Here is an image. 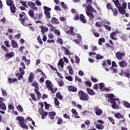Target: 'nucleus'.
I'll return each mask as SVG.
<instances>
[{
  "label": "nucleus",
  "mask_w": 130,
  "mask_h": 130,
  "mask_svg": "<svg viewBox=\"0 0 130 130\" xmlns=\"http://www.w3.org/2000/svg\"><path fill=\"white\" fill-rule=\"evenodd\" d=\"M86 4L88 6H86V14L88 17L89 18V20H91V21H94V19H95L94 14H98L97 10L95 9V8H93L92 6V4H93L92 0H86Z\"/></svg>",
  "instance_id": "1"
},
{
  "label": "nucleus",
  "mask_w": 130,
  "mask_h": 130,
  "mask_svg": "<svg viewBox=\"0 0 130 130\" xmlns=\"http://www.w3.org/2000/svg\"><path fill=\"white\" fill-rule=\"evenodd\" d=\"M108 98H109L108 101L112 104L111 105V107L113 109H119V106L116 104V101H118V104H120V103L117 99H114V94L112 93L108 94Z\"/></svg>",
  "instance_id": "2"
},
{
  "label": "nucleus",
  "mask_w": 130,
  "mask_h": 130,
  "mask_svg": "<svg viewBox=\"0 0 130 130\" xmlns=\"http://www.w3.org/2000/svg\"><path fill=\"white\" fill-rule=\"evenodd\" d=\"M112 3H114L116 8H118V11L120 14L124 15L126 13V11L124 8H122V7L121 6V4L119 2V0H112Z\"/></svg>",
  "instance_id": "3"
},
{
  "label": "nucleus",
  "mask_w": 130,
  "mask_h": 130,
  "mask_svg": "<svg viewBox=\"0 0 130 130\" xmlns=\"http://www.w3.org/2000/svg\"><path fill=\"white\" fill-rule=\"evenodd\" d=\"M78 95L81 101H88L90 99V96L88 93L81 90L78 92Z\"/></svg>",
  "instance_id": "4"
},
{
  "label": "nucleus",
  "mask_w": 130,
  "mask_h": 130,
  "mask_svg": "<svg viewBox=\"0 0 130 130\" xmlns=\"http://www.w3.org/2000/svg\"><path fill=\"white\" fill-rule=\"evenodd\" d=\"M16 120H18V124L22 128H25L26 129H28V125H27L25 123V118L24 117L18 116L16 117Z\"/></svg>",
  "instance_id": "5"
},
{
  "label": "nucleus",
  "mask_w": 130,
  "mask_h": 130,
  "mask_svg": "<svg viewBox=\"0 0 130 130\" xmlns=\"http://www.w3.org/2000/svg\"><path fill=\"white\" fill-rule=\"evenodd\" d=\"M125 56V52L118 51L116 53V57L119 60H122Z\"/></svg>",
  "instance_id": "6"
},
{
  "label": "nucleus",
  "mask_w": 130,
  "mask_h": 130,
  "mask_svg": "<svg viewBox=\"0 0 130 130\" xmlns=\"http://www.w3.org/2000/svg\"><path fill=\"white\" fill-rule=\"evenodd\" d=\"M42 17H43V13H36L34 14V15L31 17V18L32 19V20H41Z\"/></svg>",
  "instance_id": "7"
},
{
  "label": "nucleus",
  "mask_w": 130,
  "mask_h": 130,
  "mask_svg": "<svg viewBox=\"0 0 130 130\" xmlns=\"http://www.w3.org/2000/svg\"><path fill=\"white\" fill-rule=\"evenodd\" d=\"M27 17H27V15H26V13L25 12H21L19 13V21H20V22L24 21V20H26Z\"/></svg>",
  "instance_id": "8"
},
{
  "label": "nucleus",
  "mask_w": 130,
  "mask_h": 130,
  "mask_svg": "<svg viewBox=\"0 0 130 130\" xmlns=\"http://www.w3.org/2000/svg\"><path fill=\"white\" fill-rule=\"evenodd\" d=\"M94 110L95 111V113L98 116H100V115H102V113H103V111L102 109L99 108V107L96 106L94 108Z\"/></svg>",
  "instance_id": "9"
},
{
  "label": "nucleus",
  "mask_w": 130,
  "mask_h": 130,
  "mask_svg": "<svg viewBox=\"0 0 130 130\" xmlns=\"http://www.w3.org/2000/svg\"><path fill=\"white\" fill-rule=\"evenodd\" d=\"M21 23L25 27H27V26H32L31 21H30V20L28 19V17H26V18L24 19V20L21 21Z\"/></svg>",
  "instance_id": "10"
},
{
  "label": "nucleus",
  "mask_w": 130,
  "mask_h": 130,
  "mask_svg": "<svg viewBox=\"0 0 130 130\" xmlns=\"http://www.w3.org/2000/svg\"><path fill=\"white\" fill-rule=\"evenodd\" d=\"M68 91L69 92H76L78 91V88L74 85H69L67 87Z\"/></svg>",
  "instance_id": "11"
},
{
  "label": "nucleus",
  "mask_w": 130,
  "mask_h": 130,
  "mask_svg": "<svg viewBox=\"0 0 130 130\" xmlns=\"http://www.w3.org/2000/svg\"><path fill=\"white\" fill-rule=\"evenodd\" d=\"M74 30H75V28L73 26H71L69 27V29L66 31V33L67 34H70V35L75 36L76 35V32H74Z\"/></svg>",
  "instance_id": "12"
},
{
  "label": "nucleus",
  "mask_w": 130,
  "mask_h": 130,
  "mask_svg": "<svg viewBox=\"0 0 130 130\" xmlns=\"http://www.w3.org/2000/svg\"><path fill=\"white\" fill-rule=\"evenodd\" d=\"M46 86L48 89L49 91H52V92H53L52 85H51V81H50V80L46 81Z\"/></svg>",
  "instance_id": "13"
},
{
  "label": "nucleus",
  "mask_w": 130,
  "mask_h": 130,
  "mask_svg": "<svg viewBox=\"0 0 130 130\" xmlns=\"http://www.w3.org/2000/svg\"><path fill=\"white\" fill-rule=\"evenodd\" d=\"M118 64L120 68H126L127 67V63L125 62L124 60H122L121 61H119Z\"/></svg>",
  "instance_id": "14"
},
{
  "label": "nucleus",
  "mask_w": 130,
  "mask_h": 130,
  "mask_svg": "<svg viewBox=\"0 0 130 130\" xmlns=\"http://www.w3.org/2000/svg\"><path fill=\"white\" fill-rule=\"evenodd\" d=\"M34 77H35V75L34 73L31 72L28 76V81L29 83H32L33 82V80H34Z\"/></svg>",
  "instance_id": "15"
},
{
  "label": "nucleus",
  "mask_w": 130,
  "mask_h": 130,
  "mask_svg": "<svg viewBox=\"0 0 130 130\" xmlns=\"http://www.w3.org/2000/svg\"><path fill=\"white\" fill-rule=\"evenodd\" d=\"M55 115H56V113L55 112H49L48 113V117L50 118V119H54V117H55Z\"/></svg>",
  "instance_id": "16"
},
{
  "label": "nucleus",
  "mask_w": 130,
  "mask_h": 130,
  "mask_svg": "<svg viewBox=\"0 0 130 130\" xmlns=\"http://www.w3.org/2000/svg\"><path fill=\"white\" fill-rule=\"evenodd\" d=\"M86 91L89 95H90L91 96L96 95V92H95V91H94V90L93 89H92L90 88H87Z\"/></svg>",
  "instance_id": "17"
},
{
  "label": "nucleus",
  "mask_w": 130,
  "mask_h": 130,
  "mask_svg": "<svg viewBox=\"0 0 130 130\" xmlns=\"http://www.w3.org/2000/svg\"><path fill=\"white\" fill-rule=\"evenodd\" d=\"M79 20L83 23V24H86L87 23V19H86V17H85V16L83 14H80L79 16Z\"/></svg>",
  "instance_id": "18"
},
{
  "label": "nucleus",
  "mask_w": 130,
  "mask_h": 130,
  "mask_svg": "<svg viewBox=\"0 0 130 130\" xmlns=\"http://www.w3.org/2000/svg\"><path fill=\"white\" fill-rule=\"evenodd\" d=\"M40 28L41 29V32H42V35L48 31V27H45L43 25L41 26Z\"/></svg>",
  "instance_id": "19"
},
{
  "label": "nucleus",
  "mask_w": 130,
  "mask_h": 130,
  "mask_svg": "<svg viewBox=\"0 0 130 130\" xmlns=\"http://www.w3.org/2000/svg\"><path fill=\"white\" fill-rule=\"evenodd\" d=\"M114 116L116 118H117L118 119H120L123 118V117H124V116L123 115L121 114V113H120L119 112L115 113Z\"/></svg>",
  "instance_id": "20"
},
{
  "label": "nucleus",
  "mask_w": 130,
  "mask_h": 130,
  "mask_svg": "<svg viewBox=\"0 0 130 130\" xmlns=\"http://www.w3.org/2000/svg\"><path fill=\"white\" fill-rule=\"evenodd\" d=\"M107 64H108V66H111V60H110V59H107L106 61H105V60H104L102 63V67H107Z\"/></svg>",
  "instance_id": "21"
},
{
  "label": "nucleus",
  "mask_w": 130,
  "mask_h": 130,
  "mask_svg": "<svg viewBox=\"0 0 130 130\" xmlns=\"http://www.w3.org/2000/svg\"><path fill=\"white\" fill-rule=\"evenodd\" d=\"M51 22L52 24H56V25H58L59 24V21H58V19L55 17H52Z\"/></svg>",
  "instance_id": "22"
},
{
  "label": "nucleus",
  "mask_w": 130,
  "mask_h": 130,
  "mask_svg": "<svg viewBox=\"0 0 130 130\" xmlns=\"http://www.w3.org/2000/svg\"><path fill=\"white\" fill-rule=\"evenodd\" d=\"M0 109L4 111H6V110H7V106L5 103H0Z\"/></svg>",
  "instance_id": "23"
},
{
  "label": "nucleus",
  "mask_w": 130,
  "mask_h": 130,
  "mask_svg": "<svg viewBox=\"0 0 130 130\" xmlns=\"http://www.w3.org/2000/svg\"><path fill=\"white\" fill-rule=\"evenodd\" d=\"M16 10L17 8L15 7V4H13V5H11V6H10V11L12 14H15V13H16Z\"/></svg>",
  "instance_id": "24"
},
{
  "label": "nucleus",
  "mask_w": 130,
  "mask_h": 130,
  "mask_svg": "<svg viewBox=\"0 0 130 130\" xmlns=\"http://www.w3.org/2000/svg\"><path fill=\"white\" fill-rule=\"evenodd\" d=\"M115 36H116V32H112L110 34V37L112 40H117V38Z\"/></svg>",
  "instance_id": "25"
},
{
  "label": "nucleus",
  "mask_w": 130,
  "mask_h": 130,
  "mask_svg": "<svg viewBox=\"0 0 130 130\" xmlns=\"http://www.w3.org/2000/svg\"><path fill=\"white\" fill-rule=\"evenodd\" d=\"M11 45L13 48H18V43L15 40H11Z\"/></svg>",
  "instance_id": "26"
},
{
  "label": "nucleus",
  "mask_w": 130,
  "mask_h": 130,
  "mask_svg": "<svg viewBox=\"0 0 130 130\" xmlns=\"http://www.w3.org/2000/svg\"><path fill=\"white\" fill-rule=\"evenodd\" d=\"M55 96L59 100H62V99H63V96H62L61 93L59 92H56Z\"/></svg>",
  "instance_id": "27"
},
{
  "label": "nucleus",
  "mask_w": 130,
  "mask_h": 130,
  "mask_svg": "<svg viewBox=\"0 0 130 130\" xmlns=\"http://www.w3.org/2000/svg\"><path fill=\"white\" fill-rule=\"evenodd\" d=\"M124 76L127 79H130V71L129 70H126L124 71Z\"/></svg>",
  "instance_id": "28"
},
{
  "label": "nucleus",
  "mask_w": 130,
  "mask_h": 130,
  "mask_svg": "<svg viewBox=\"0 0 130 130\" xmlns=\"http://www.w3.org/2000/svg\"><path fill=\"white\" fill-rule=\"evenodd\" d=\"M5 56H6L7 58H12V57H14V53L13 52L7 53L5 54Z\"/></svg>",
  "instance_id": "29"
},
{
  "label": "nucleus",
  "mask_w": 130,
  "mask_h": 130,
  "mask_svg": "<svg viewBox=\"0 0 130 130\" xmlns=\"http://www.w3.org/2000/svg\"><path fill=\"white\" fill-rule=\"evenodd\" d=\"M63 64H64V62H63V60L62 58L59 59V62H58V66H59L61 69L63 68Z\"/></svg>",
  "instance_id": "30"
},
{
  "label": "nucleus",
  "mask_w": 130,
  "mask_h": 130,
  "mask_svg": "<svg viewBox=\"0 0 130 130\" xmlns=\"http://www.w3.org/2000/svg\"><path fill=\"white\" fill-rule=\"evenodd\" d=\"M95 127H96V128H97L98 129H104V127H105V126L104 125H103V124H97L95 125Z\"/></svg>",
  "instance_id": "31"
},
{
  "label": "nucleus",
  "mask_w": 130,
  "mask_h": 130,
  "mask_svg": "<svg viewBox=\"0 0 130 130\" xmlns=\"http://www.w3.org/2000/svg\"><path fill=\"white\" fill-rule=\"evenodd\" d=\"M8 81L9 84H12L13 83H15V82H18V80L17 78L12 79L11 78H9Z\"/></svg>",
  "instance_id": "32"
},
{
  "label": "nucleus",
  "mask_w": 130,
  "mask_h": 130,
  "mask_svg": "<svg viewBox=\"0 0 130 130\" xmlns=\"http://www.w3.org/2000/svg\"><path fill=\"white\" fill-rule=\"evenodd\" d=\"M31 86L32 87H35V89H39V84H38V82L37 81H34L32 83H31Z\"/></svg>",
  "instance_id": "33"
},
{
  "label": "nucleus",
  "mask_w": 130,
  "mask_h": 130,
  "mask_svg": "<svg viewBox=\"0 0 130 130\" xmlns=\"http://www.w3.org/2000/svg\"><path fill=\"white\" fill-rule=\"evenodd\" d=\"M113 14V16H114L115 17H116V16H117V15H118V11H117V9L116 8H113L111 10Z\"/></svg>",
  "instance_id": "34"
},
{
  "label": "nucleus",
  "mask_w": 130,
  "mask_h": 130,
  "mask_svg": "<svg viewBox=\"0 0 130 130\" xmlns=\"http://www.w3.org/2000/svg\"><path fill=\"white\" fill-rule=\"evenodd\" d=\"M34 91L37 94L38 99H40V98H41V93H40V92L38 91V89H35Z\"/></svg>",
  "instance_id": "35"
},
{
  "label": "nucleus",
  "mask_w": 130,
  "mask_h": 130,
  "mask_svg": "<svg viewBox=\"0 0 130 130\" xmlns=\"http://www.w3.org/2000/svg\"><path fill=\"white\" fill-rule=\"evenodd\" d=\"M6 4L9 7H11V6H13L14 4V2L13 0H6Z\"/></svg>",
  "instance_id": "36"
},
{
  "label": "nucleus",
  "mask_w": 130,
  "mask_h": 130,
  "mask_svg": "<svg viewBox=\"0 0 130 130\" xmlns=\"http://www.w3.org/2000/svg\"><path fill=\"white\" fill-rule=\"evenodd\" d=\"M27 5L28 7H30L31 9L33 8V7H36V4H35V3H33L32 2H27Z\"/></svg>",
  "instance_id": "37"
},
{
  "label": "nucleus",
  "mask_w": 130,
  "mask_h": 130,
  "mask_svg": "<svg viewBox=\"0 0 130 130\" xmlns=\"http://www.w3.org/2000/svg\"><path fill=\"white\" fill-rule=\"evenodd\" d=\"M57 83L59 87H63V86H64V83L61 79H59V80L57 81Z\"/></svg>",
  "instance_id": "38"
},
{
  "label": "nucleus",
  "mask_w": 130,
  "mask_h": 130,
  "mask_svg": "<svg viewBox=\"0 0 130 130\" xmlns=\"http://www.w3.org/2000/svg\"><path fill=\"white\" fill-rule=\"evenodd\" d=\"M1 49L2 50H3V51H5V52H9V49H8L7 47L5 46V45H2L1 46Z\"/></svg>",
  "instance_id": "39"
},
{
  "label": "nucleus",
  "mask_w": 130,
  "mask_h": 130,
  "mask_svg": "<svg viewBox=\"0 0 130 130\" xmlns=\"http://www.w3.org/2000/svg\"><path fill=\"white\" fill-rule=\"evenodd\" d=\"M15 76L19 81H21V79H23V75L19 73H15Z\"/></svg>",
  "instance_id": "40"
},
{
  "label": "nucleus",
  "mask_w": 130,
  "mask_h": 130,
  "mask_svg": "<svg viewBox=\"0 0 130 130\" xmlns=\"http://www.w3.org/2000/svg\"><path fill=\"white\" fill-rule=\"evenodd\" d=\"M105 42V39L102 38H100L98 41V43L99 45H102V43H104Z\"/></svg>",
  "instance_id": "41"
},
{
  "label": "nucleus",
  "mask_w": 130,
  "mask_h": 130,
  "mask_svg": "<svg viewBox=\"0 0 130 130\" xmlns=\"http://www.w3.org/2000/svg\"><path fill=\"white\" fill-rule=\"evenodd\" d=\"M62 48L64 49V50L65 51V54L66 55H71V52L69 50H68V48L64 47H62Z\"/></svg>",
  "instance_id": "42"
},
{
  "label": "nucleus",
  "mask_w": 130,
  "mask_h": 130,
  "mask_svg": "<svg viewBox=\"0 0 130 130\" xmlns=\"http://www.w3.org/2000/svg\"><path fill=\"white\" fill-rule=\"evenodd\" d=\"M56 119H57V124H61L62 123V118L60 117H58V116L56 117Z\"/></svg>",
  "instance_id": "43"
},
{
  "label": "nucleus",
  "mask_w": 130,
  "mask_h": 130,
  "mask_svg": "<svg viewBox=\"0 0 130 130\" xmlns=\"http://www.w3.org/2000/svg\"><path fill=\"white\" fill-rule=\"evenodd\" d=\"M16 109L20 112H23L24 111V109H23V107H22V106L21 105H19L16 107Z\"/></svg>",
  "instance_id": "44"
},
{
  "label": "nucleus",
  "mask_w": 130,
  "mask_h": 130,
  "mask_svg": "<svg viewBox=\"0 0 130 130\" xmlns=\"http://www.w3.org/2000/svg\"><path fill=\"white\" fill-rule=\"evenodd\" d=\"M43 9L44 10V13H48L51 11V8L46 6H44Z\"/></svg>",
  "instance_id": "45"
},
{
  "label": "nucleus",
  "mask_w": 130,
  "mask_h": 130,
  "mask_svg": "<svg viewBox=\"0 0 130 130\" xmlns=\"http://www.w3.org/2000/svg\"><path fill=\"white\" fill-rule=\"evenodd\" d=\"M108 119H109V121L113 124V125H114L115 124V122L114 119L112 118V117H108Z\"/></svg>",
  "instance_id": "46"
},
{
  "label": "nucleus",
  "mask_w": 130,
  "mask_h": 130,
  "mask_svg": "<svg viewBox=\"0 0 130 130\" xmlns=\"http://www.w3.org/2000/svg\"><path fill=\"white\" fill-rule=\"evenodd\" d=\"M44 103L45 104V109H49V108L51 106V105L47 104V102H44Z\"/></svg>",
  "instance_id": "47"
},
{
  "label": "nucleus",
  "mask_w": 130,
  "mask_h": 130,
  "mask_svg": "<svg viewBox=\"0 0 130 130\" xmlns=\"http://www.w3.org/2000/svg\"><path fill=\"white\" fill-rule=\"evenodd\" d=\"M54 104L56 106H58L59 105V101L56 98H54Z\"/></svg>",
  "instance_id": "48"
},
{
  "label": "nucleus",
  "mask_w": 130,
  "mask_h": 130,
  "mask_svg": "<svg viewBox=\"0 0 130 130\" xmlns=\"http://www.w3.org/2000/svg\"><path fill=\"white\" fill-rule=\"evenodd\" d=\"M106 7H107V9H108V10H111V11L113 9V8L112 7V6H111V4L110 3L107 4Z\"/></svg>",
  "instance_id": "49"
},
{
  "label": "nucleus",
  "mask_w": 130,
  "mask_h": 130,
  "mask_svg": "<svg viewBox=\"0 0 130 130\" xmlns=\"http://www.w3.org/2000/svg\"><path fill=\"white\" fill-rule=\"evenodd\" d=\"M65 79L68 80L70 82H73V77L71 76H65Z\"/></svg>",
  "instance_id": "50"
},
{
  "label": "nucleus",
  "mask_w": 130,
  "mask_h": 130,
  "mask_svg": "<svg viewBox=\"0 0 130 130\" xmlns=\"http://www.w3.org/2000/svg\"><path fill=\"white\" fill-rule=\"evenodd\" d=\"M28 15L30 17V18L31 17H32L34 15V11L32 10H30L28 11Z\"/></svg>",
  "instance_id": "51"
},
{
  "label": "nucleus",
  "mask_w": 130,
  "mask_h": 130,
  "mask_svg": "<svg viewBox=\"0 0 130 130\" xmlns=\"http://www.w3.org/2000/svg\"><path fill=\"white\" fill-rule=\"evenodd\" d=\"M19 71L20 75H22V76H24V75H25V71H24V69H23V68H19Z\"/></svg>",
  "instance_id": "52"
},
{
  "label": "nucleus",
  "mask_w": 130,
  "mask_h": 130,
  "mask_svg": "<svg viewBox=\"0 0 130 130\" xmlns=\"http://www.w3.org/2000/svg\"><path fill=\"white\" fill-rule=\"evenodd\" d=\"M84 83L86 86H87V87H89V88L92 87V82L90 81H86Z\"/></svg>",
  "instance_id": "53"
},
{
  "label": "nucleus",
  "mask_w": 130,
  "mask_h": 130,
  "mask_svg": "<svg viewBox=\"0 0 130 130\" xmlns=\"http://www.w3.org/2000/svg\"><path fill=\"white\" fill-rule=\"evenodd\" d=\"M48 114V113L47 112H43L42 115V119H44V118H45L46 116H47Z\"/></svg>",
  "instance_id": "54"
},
{
  "label": "nucleus",
  "mask_w": 130,
  "mask_h": 130,
  "mask_svg": "<svg viewBox=\"0 0 130 130\" xmlns=\"http://www.w3.org/2000/svg\"><path fill=\"white\" fill-rule=\"evenodd\" d=\"M96 59H103V56L101 55L100 54H98L96 55Z\"/></svg>",
  "instance_id": "55"
},
{
  "label": "nucleus",
  "mask_w": 130,
  "mask_h": 130,
  "mask_svg": "<svg viewBox=\"0 0 130 130\" xmlns=\"http://www.w3.org/2000/svg\"><path fill=\"white\" fill-rule=\"evenodd\" d=\"M101 24H102V22L101 21H97L95 22V26L96 27H98L99 28H101Z\"/></svg>",
  "instance_id": "56"
},
{
  "label": "nucleus",
  "mask_w": 130,
  "mask_h": 130,
  "mask_svg": "<svg viewBox=\"0 0 130 130\" xmlns=\"http://www.w3.org/2000/svg\"><path fill=\"white\" fill-rule=\"evenodd\" d=\"M38 41L39 42V43H40V44L42 45L43 44V42H42V40L41 39V38H40V36H38Z\"/></svg>",
  "instance_id": "57"
},
{
  "label": "nucleus",
  "mask_w": 130,
  "mask_h": 130,
  "mask_svg": "<svg viewBox=\"0 0 130 130\" xmlns=\"http://www.w3.org/2000/svg\"><path fill=\"white\" fill-rule=\"evenodd\" d=\"M104 86H105V84H104V83H101L99 84V89L101 90H103V88H104Z\"/></svg>",
  "instance_id": "58"
},
{
  "label": "nucleus",
  "mask_w": 130,
  "mask_h": 130,
  "mask_svg": "<svg viewBox=\"0 0 130 130\" xmlns=\"http://www.w3.org/2000/svg\"><path fill=\"white\" fill-rule=\"evenodd\" d=\"M8 108L10 110H13V109H15V106H14V105L9 104L8 105Z\"/></svg>",
  "instance_id": "59"
},
{
  "label": "nucleus",
  "mask_w": 130,
  "mask_h": 130,
  "mask_svg": "<svg viewBox=\"0 0 130 130\" xmlns=\"http://www.w3.org/2000/svg\"><path fill=\"white\" fill-rule=\"evenodd\" d=\"M44 14L45 16H46L47 19H50V18H51L50 12H44Z\"/></svg>",
  "instance_id": "60"
},
{
  "label": "nucleus",
  "mask_w": 130,
  "mask_h": 130,
  "mask_svg": "<svg viewBox=\"0 0 130 130\" xmlns=\"http://www.w3.org/2000/svg\"><path fill=\"white\" fill-rule=\"evenodd\" d=\"M61 5L64 10H67L68 9V7L67 5L64 4V2H61Z\"/></svg>",
  "instance_id": "61"
},
{
  "label": "nucleus",
  "mask_w": 130,
  "mask_h": 130,
  "mask_svg": "<svg viewBox=\"0 0 130 130\" xmlns=\"http://www.w3.org/2000/svg\"><path fill=\"white\" fill-rule=\"evenodd\" d=\"M104 27L106 30H108V31H110L111 30V27L110 26L105 24Z\"/></svg>",
  "instance_id": "62"
},
{
  "label": "nucleus",
  "mask_w": 130,
  "mask_h": 130,
  "mask_svg": "<svg viewBox=\"0 0 130 130\" xmlns=\"http://www.w3.org/2000/svg\"><path fill=\"white\" fill-rule=\"evenodd\" d=\"M30 96L31 98V99H32V100H34V101H37V100L35 98V94H34V93H30Z\"/></svg>",
  "instance_id": "63"
},
{
  "label": "nucleus",
  "mask_w": 130,
  "mask_h": 130,
  "mask_svg": "<svg viewBox=\"0 0 130 130\" xmlns=\"http://www.w3.org/2000/svg\"><path fill=\"white\" fill-rule=\"evenodd\" d=\"M124 106L125 107H126V108H130V104L128 103V102H126L124 104Z\"/></svg>",
  "instance_id": "64"
}]
</instances>
